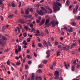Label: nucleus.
Here are the masks:
<instances>
[{"label":"nucleus","instance_id":"nucleus-1","mask_svg":"<svg viewBox=\"0 0 80 80\" xmlns=\"http://www.w3.org/2000/svg\"><path fill=\"white\" fill-rule=\"evenodd\" d=\"M53 10L54 13H56L57 12V10L59 11L60 10V8L58 6H57L56 4H55V5L53 7Z\"/></svg>","mask_w":80,"mask_h":80},{"label":"nucleus","instance_id":"nucleus-2","mask_svg":"<svg viewBox=\"0 0 80 80\" xmlns=\"http://www.w3.org/2000/svg\"><path fill=\"white\" fill-rule=\"evenodd\" d=\"M51 24H52V27H55L56 26V25L58 24V21H56L55 22V21L54 20L51 22Z\"/></svg>","mask_w":80,"mask_h":80},{"label":"nucleus","instance_id":"nucleus-3","mask_svg":"<svg viewBox=\"0 0 80 80\" xmlns=\"http://www.w3.org/2000/svg\"><path fill=\"white\" fill-rule=\"evenodd\" d=\"M54 75L55 77L54 78V79L56 80V79H58L59 78V75H60V73L58 71H56L55 72Z\"/></svg>","mask_w":80,"mask_h":80},{"label":"nucleus","instance_id":"nucleus-4","mask_svg":"<svg viewBox=\"0 0 80 80\" xmlns=\"http://www.w3.org/2000/svg\"><path fill=\"white\" fill-rule=\"evenodd\" d=\"M49 22H50V18H49L46 20V21L45 22V25L46 26H45V28H47V27H49L50 24H49Z\"/></svg>","mask_w":80,"mask_h":80},{"label":"nucleus","instance_id":"nucleus-5","mask_svg":"<svg viewBox=\"0 0 80 80\" xmlns=\"http://www.w3.org/2000/svg\"><path fill=\"white\" fill-rule=\"evenodd\" d=\"M37 12L39 15H43L45 14V13L44 12H43V11L42 10H40V11L39 10L37 11Z\"/></svg>","mask_w":80,"mask_h":80},{"label":"nucleus","instance_id":"nucleus-6","mask_svg":"<svg viewBox=\"0 0 80 80\" xmlns=\"http://www.w3.org/2000/svg\"><path fill=\"white\" fill-rule=\"evenodd\" d=\"M35 33V36H38L40 35V31L39 30H37L34 32L33 33Z\"/></svg>","mask_w":80,"mask_h":80},{"label":"nucleus","instance_id":"nucleus-7","mask_svg":"<svg viewBox=\"0 0 80 80\" xmlns=\"http://www.w3.org/2000/svg\"><path fill=\"white\" fill-rule=\"evenodd\" d=\"M42 43L45 47H48V43L46 42V41L43 40Z\"/></svg>","mask_w":80,"mask_h":80},{"label":"nucleus","instance_id":"nucleus-8","mask_svg":"<svg viewBox=\"0 0 80 80\" xmlns=\"http://www.w3.org/2000/svg\"><path fill=\"white\" fill-rule=\"evenodd\" d=\"M64 65L65 66L66 68V69H68V68L70 67V65H69V63H68L67 65L66 62H64Z\"/></svg>","mask_w":80,"mask_h":80},{"label":"nucleus","instance_id":"nucleus-9","mask_svg":"<svg viewBox=\"0 0 80 80\" xmlns=\"http://www.w3.org/2000/svg\"><path fill=\"white\" fill-rule=\"evenodd\" d=\"M45 19L42 20L39 23V25H40V26H41L43 25V24H44V23H45Z\"/></svg>","mask_w":80,"mask_h":80},{"label":"nucleus","instance_id":"nucleus-10","mask_svg":"<svg viewBox=\"0 0 80 80\" xmlns=\"http://www.w3.org/2000/svg\"><path fill=\"white\" fill-rule=\"evenodd\" d=\"M18 22L19 23H25V21H24V19H20L18 20Z\"/></svg>","mask_w":80,"mask_h":80},{"label":"nucleus","instance_id":"nucleus-11","mask_svg":"<svg viewBox=\"0 0 80 80\" xmlns=\"http://www.w3.org/2000/svg\"><path fill=\"white\" fill-rule=\"evenodd\" d=\"M5 42L3 40H1L0 41V44L1 45H4V44H5Z\"/></svg>","mask_w":80,"mask_h":80},{"label":"nucleus","instance_id":"nucleus-12","mask_svg":"<svg viewBox=\"0 0 80 80\" xmlns=\"http://www.w3.org/2000/svg\"><path fill=\"white\" fill-rule=\"evenodd\" d=\"M24 17L26 18H31L32 17V15H29L28 16L25 15Z\"/></svg>","mask_w":80,"mask_h":80},{"label":"nucleus","instance_id":"nucleus-13","mask_svg":"<svg viewBox=\"0 0 80 80\" xmlns=\"http://www.w3.org/2000/svg\"><path fill=\"white\" fill-rule=\"evenodd\" d=\"M36 80H41L42 79V78L40 76L38 77L36 76Z\"/></svg>","mask_w":80,"mask_h":80},{"label":"nucleus","instance_id":"nucleus-14","mask_svg":"<svg viewBox=\"0 0 80 80\" xmlns=\"http://www.w3.org/2000/svg\"><path fill=\"white\" fill-rule=\"evenodd\" d=\"M29 13V8H28L25 11V14L26 15H28Z\"/></svg>","mask_w":80,"mask_h":80},{"label":"nucleus","instance_id":"nucleus-15","mask_svg":"<svg viewBox=\"0 0 80 80\" xmlns=\"http://www.w3.org/2000/svg\"><path fill=\"white\" fill-rule=\"evenodd\" d=\"M35 79V73H32V74L31 80H34Z\"/></svg>","mask_w":80,"mask_h":80},{"label":"nucleus","instance_id":"nucleus-16","mask_svg":"<svg viewBox=\"0 0 80 80\" xmlns=\"http://www.w3.org/2000/svg\"><path fill=\"white\" fill-rule=\"evenodd\" d=\"M73 13L74 14H76L77 12H78V11L75 8H74L73 11Z\"/></svg>","mask_w":80,"mask_h":80},{"label":"nucleus","instance_id":"nucleus-17","mask_svg":"<svg viewBox=\"0 0 80 80\" xmlns=\"http://www.w3.org/2000/svg\"><path fill=\"white\" fill-rule=\"evenodd\" d=\"M65 5L66 6L68 7L69 5H70V2H69V0H67L66 3Z\"/></svg>","mask_w":80,"mask_h":80},{"label":"nucleus","instance_id":"nucleus-18","mask_svg":"<svg viewBox=\"0 0 80 80\" xmlns=\"http://www.w3.org/2000/svg\"><path fill=\"white\" fill-rule=\"evenodd\" d=\"M56 4L57 5H58V6H59V7H60L62 6V4L58 2H56Z\"/></svg>","mask_w":80,"mask_h":80},{"label":"nucleus","instance_id":"nucleus-19","mask_svg":"<svg viewBox=\"0 0 80 80\" xmlns=\"http://www.w3.org/2000/svg\"><path fill=\"white\" fill-rule=\"evenodd\" d=\"M18 52H21L22 51V47L20 45L18 46Z\"/></svg>","mask_w":80,"mask_h":80},{"label":"nucleus","instance_id":"nucleus-20","mask_svg":"<svg viewBox=\"0 0 80 80\" xmlns=\"http://www.w3.org/2000/svg\"><path fill=\"white\" fill-rule=\"evenodd\" d=\"M48 46H49L50 47H52V44H51V42H50L49 41H48Z\"/></svg>","mask_w":80,"mask_h":80},{"label":"nucleus","instance_id":"nucleus-21","mask_svg":"<svg viewBox=\"0 0 80 80\" xmlns=\"http://www.w3.org/2000/svg\"><path fill=\"white\" fill-rule=\"evenodd\" d=\"M18 49H16L15 50V54L16 55H18Z\"/></svg>","mask_w":80,"mask_h":80},{"label":"nucleus","instance_id":"nucleus-22","mask_svg":"<svg viewBox=\"0 0 80 80\" xmlns=\"http://www.w3.org/2000/svg\"><path fill=\"white\" fill-rule=\"evenodd\" d=\"M23 38H24V37H22L19 40V41L20 42H22V41L23 40Z\"/></svg>","mask_w":80,"mask_h":80},{"label":"nucleus","instance_id":"nucleus-23","mask_svg":"<svg viewBox=\"0 0 80 80\" xmlns=\"http://www.w3.org/2000/svg\"><path fill=\"white\" fill-rule=\"evenodd\" d=\"M69 32H73V29L72 28H70V29L68 30Z\"/></svg>","mask_w":80,"mask_h":80},{"label":"nucleus","instance_id":"nucleus-24","mask_svg":"<svg viewBox=\"0 0 80 80\" xmlns=\"http://www.w3.org/2000/svg\"><path fill=\"white\" fill-rule=\"evenodd\" d=\"M47 62V60H44L42 62V63H44V64H46Z\"/></svg>","mask_w":80,"mask_h":80},{"label":"nucleus","instance_id":"nucleus-25","mask_svg":"<svg viewBox=\"0 0 80 80\" xmlns=\"http://www.w3.org/2000/svg\"><path fill=\"white\" fill-rule=\"evenodd\" d=\"M71 24L72 26H75L76 25V23L74 22H72Z\"/></svg>","mask_w":80,"mask_h":80},{"label":"nucleus","instance_id":"nucleus-26","mask_svg":"<svg viewBox=\"0 0 80 80\" xmlns=\"http://www.w3.org/2000/svg\"><path fill=\"white\" fill-rule=\"evenodd\" d=\"M1 68H4L5 70H6V68H5V66H4V65H2L1 66Z\"/></svg>","mask_w":80,"mask_h":80},{"label":"nucleus","instance_id":"nucleus-27","mask_svg":"<svg viewBox=\"0 0 80 80\" xmlns=\"http://www.w3.org/2000/svg\"><path fill=\"white\" fill-rule=\"evenodd\" d=\"M24 28L27 31L28 30V29L29 28V27L28 26H26Z\"/></svg>","mask_w":80,"mask_h":80},{"label":"nucleus","instance_id":"nucleus-28","mask_svg":"<svg viewBox=\"0 0 80 80\" xmlns=\"http://www.w3.org/2000/svg\"><path fill=\"white\" fill-rule=\"evenodd\" d=\"M47 55H50V51L49 50H48L46 52Z\"/></svg>","mask_w":80,"mask_h":80},{"label":"nucleus","instance_id":"nucleus-29","mask_svg":"<svg viewBox=\"0 0 80 80\" xmlns=\"http://www.w3.org/2000/svg\"><path fill=\"white\" fill-rule=\"evenodd\" d=\"M2 38L4 40H7V38L3 36L2 37Z\"/></svg>","mask_w":80,"mask_h":80},{"label":"nucleus","instance_id":"nucleus-30","mask_svg":"<svg viewBox=\"0 0 80 80\" xmlns=\"http://www.w3.org/2000/svg\"><path fill=\"white\" fill-rule=\"evenodd\" d=\"M74 70H75V66L73 65L72 67V71L73 72V71H74Z\"/></svg>","mask_w":80,"mask_h":80},{"label":"nucleus","instance_id":"nucleus-31","mask_svg":"<svg viewBox=\"0 0 80 80\" xmlns=\"http://www.w3.org/2000/svg\"><path fill=\"white\" fill-rule=\"evenodd\" d=\"M55 66H53V65H51V66L50 67V68L51 69V70H53V67H54Z\"/></svg>","mask_w":80,"mask_h":80},{"label":"nucleus","instance_id":"nucleus-32","mask_svg":"<svg viewBox=\"0 0 80 80\" xmlns=\"http://www.w3.org/2000/svg\"><path fill=\"white\" fill-rule=\"evenodd\" d=\"M31 41V38H29L27 39V41L28 42H30Z\"/></svg>","mask_w":80,"mask_h":80},{"label":"nucleus","instance_id":"nucleus-33","mask_svg":"<svg viewBox=\"0 0 80 80\" xmlns=\"http://www.w3.org/2000/svg\"><path fill=\"white\" fill-rule=\"evenodd\" d=\"M45 32H46L47 34H48L49 33V32H48V30L47 29H45Z\"/></svg>","mask_w":80,"mask_h":80},{"label":"nucleus","instance_id":"nucleus-34","mask_svg":"<svg viewBox=\"0 0 80 80\" xmlns=\"http://www.w3.org/2000/svg\"><path fill=\"white\" fill-rule=\"evenodd\" d=\"M12 7H15V6H16L15 4V3H12Z\"/></svg>","mask_w":80,"mask_h":80},{"label":"nucleus","instance_id":"nucleus-35","mask_svg":"<svg viewBox=\"0 0 80 80\" xmlns=\"http://www.w3.org/2000/svg\"><path fill=\"white\" fill-rule=\"evenodd\" d=\"M38 45L39 47H41L42 45V44L40 43H39L38 44Z\"/></svg>","mask_w":80,"mask_h":80},{"label":"nucleus","instance_id":"nucleus-36","mask_svg":"<svg viewBox=\"0 0 80 80\" xmlns=\"http://www.w3.org/2000/svg\"><path fill=\"white\" fill-rule=\"evenodd\" d=\"M23 36L24 37H26L27 36V33L26 32L24 33H23Z\"/></svg>","mask_w":80,"mask_h":80},{"label":"nucleus","instance_id":"nucleus-37","mask_svg":"<svg viewBox=\"0 0 80 80\" xmlns=\"http://www.w3.org/2000/svg\"><path fill=\"white\" fill-rule=\"evenodd\" d=\"M38 73H42V71L41 69H39L37 71Z\"/></svg>","mask_w":80,"mask_h":80},{"label":"nucleus","instance_id":"nucleus-38","mask_svg":"<svg viewBox=\"0 0 80 80\" xmlns=\"http://www.w3.org/2000/svg\"><path fill=\"white\" fill-rule=\"evenodd\" d=\"M30 27H31V28H33V24L31 23L30 25Z\"/></svg>","mask_w":80,"mask_h":80},{"label":"nucleus","instance_id":"nucleus-39","mask_svg":"<svg viewBox=\"0 0 80 80\" xmlns=\"http://www.w3.org/2000/svg\"><path fill=\"white\" fill-rule=\"evenodd\" d=\"M13 16H14V15L13 14L10 15L8 16V18H11L12 17H13Z\"/></svg>","mask_w":80,"mask_h":80},{"label":"nucleus","instance_id":"nucleus-40","mask_svg":"<svg viewBox=\"0 0 80 80\" xmlns=\"http://www.w3.org/2000/svg\"><path fill=\"white\" fill-rule=\"evenodd\" d=\"M38 67L39 68H42V67H43V65L41 64L40 65H39Z\"/></svg>","mask_w":80,"mask_h":80},{"label":"nucleus","instance_id":"nucleus-41","mask_svg":"<svg viewBox=\"0 0 80 80\" xmlns=\"http://www.w3.org/2000/svg\"><path fill=\"white\" fill-rule=\"evenodd\" d=\"M49 11L50 12V13H53L52 9H51V8L49 9Z\"/></svg>","mask_w":80,"mask_h":80},{"label":"nucleus","instance_id":"nucleus-42","mask_svg":"<svg viewBox=\"0 0 80 80\" xmlns=\"http://www.w3.org/2000/svg\"><path fill=\"white\" fill-rule=\"evenodd\" d=\"M0 5H2V6L3 5V3L2 2V0H0Z\"/></svg>","mask_w":80,"mask_h":80},{"label":"nucleus","instance_id":"nucleus-43","mask_svg":"<svg viewBox=\"0 0 80 80\" xmlns=\"http://www.w3.org/2000/svg\"><path fill=\"white\" fill-rule=\"evenodd\" d=\"M60 53H61V52H58L57 53V56H59V55H60Z\"/></svg>","mask_w":80,"mask_h":80},{"label":"nucleus","instance_id":"nucleus-44","mask_svg":"<svg viewBox=\"0 0 80 80\" xmlns=\"http://www.w3.org/2000/svg\"><path fill=\"white\" fill-rule=\"evenodd\" d=\"M7 64L8 65H10V61L8 60L7 62Z\"/></svg>","mask_w":80,"mask_h":80},{"label":"nucleus","instance_id":"nucleus-45","mask_svg":"<svg viewBox=\"0 0 80 80\" xmlns=\"http://www.w3.org/2000/svg\"><path fill=\"white\" fill-rule=\"evenodd\" d=\"M76 62H77V60H75L74 61L73 64H74L75 65H77Z\"/></svg>","mask_w":80,"mask_h":80},{"label":"nucleus","instance_id":"nucleus-46","mask_svg":"<svg viewBox=\"0 0 80 80\" xmlns=\"http://www.w3.org/2000/svg\"><path fill=\"white\" fill-rule=\"evenodd\" d=\"M76 18L77 19V20H80V16H79L78 17L76 16Z\"/></svg>","mask_w":80,"mask_h":80},{"label":"nucleus","instance_id":"nucleus-47","mask_svg":"<svg viewBox=\"0 0 80 80\" xmlns=\"http://www.w3.org/2000/svg\"><path fill=\"white\" fill-rule=\"evenodd\" d=\"M28 68V65H25V68H26V69H27V68Z\"/></svg>","mask_w":80,"mask_h":80},{"label":"nucleus","instance_id":"nucleus-48","mask_svg":"<svg viewBox=\"0 0 80 80\" xmlns=\"http://www.w3.org/2000/svg\"><path fill=\"white\" fill-rule=\"evenodd\" d=\"M55 67V65H56V61H54L53 62V64H52Z\"/></svg>","mask_w":80,"mask_h":80},{"label":"nucleus","instance_id":"nucleus-49","mask_svg":"<svg viewBox=\"0 0 80 80\" xmlns=\"http://www.w3.org/2000/svg\"><path fill=\"white\" fill-rule=\"evenodd\" d=\"M2 28L3 30H5L6 29V26H4L2 27Z\"/></svg>","mask_w":80,"mask_h":80},{"label":"nucleus","instance_id":"nucleus-50","mask_svg":"<svg viewBox=\"0 0 80 80\" xmlns=\"http://www.w3.org/2000/svg\"><path fill=\"white\" fill-rule=\"evenodd\" d=\"M40 22V20L38 19H37V23H39Z\"/></svg>","mask_w":80,"mask_h":80},{"label":"nucleus","instance_id":"nucleus-51","mask_svg":"<svg viewBox=\"0 0 80 80\" xmlns=\"http://www.w3.org/2000/svg\"><path fill=\"white\" fill-rule=\"evenodd\" d=\"M79 7V6H78V5L76 6V9L78 10V8Z\"/></svg>","mask_w":80,"mask_h":80},{"label":"nucleus","instance_id":"nucleus-52","mask_svg":"<svg viewBox=\"0 0 80 80\" xmlns=\"http://www.w3.org/2000/svg\"><path fill=\"white\" fill-rule=\"evenodd\" d=\"M32 47L33 48H35V45L34 44V42L32 43Z\"/></svg>","mask_w":80,"mask_h":80},{"label":"nucleus","instance_id":"nucleus-53","mask_svg":"<svg viewBox=\"0 0 80 80\" xmlns=\"http://www.w3.org/2000/svg\"><path fill=\"white\" fill-rule=\"evenodd\" d=\"M1 18L2 21H3V17L2 16H1Z\"/></svg>","mask_w":80,"mask_h":80},{"label":"nucleus","instance_id":"nucleus-54","mask_svg":"<svg viewBox=\"0 0 80 80\" xmlns=\"http://www.w3.org/2000/svg\"><path fill=\"white\" fill-rule=\"evenodd\" d=\"M55 43L56 45H58V42H55Z\"/></svg>","mask_w":80,"mask_h":80},{"label":"nucleus","instance_id":"nucleus-55","mask_svg":"<svg viewBox=\"0 0 80 80\" xmlns=\"http://www.w3.org/2000/svg\"><path fill=\"white\" fill-rule=\"evenodd\" d=\"M62 47V46L60 45L58 46V48H61Z\"/></svg>","mask_w":80,"mask_h":80},{"label":"nucleus","instance_id":"nucleus-56","mask_svg":"<svg viewBox=\"0 0 80 80\" xmlns=\"http://www.w3.org/2000/svg\"><path fill=\"white\" fill-rule=\"evenodd\" d=\"M28 64H29V65H31V64H32V61H29L28 62Z\"/></svg>","mask_w":80,"mask_h":80},{"label":"nucleus","instance_id":"nucleus-57","mask_svg":"<svg viewBox=\"0 0 80 80\" xmlns=\"http://www.w3.org/2000/svg\"><path fill=\"white\" fill-rule=\"evenodd\" d=\"M23 48H27V46L24 45V46H23Z\"/></svg>","mask_w":80,"mask_h":80},{"label":"nucleus","instance_id":"nucleus-58","mask_svg":"<svg viewBox=\"0 0 80 80\" xmlns=\"http://www.w3.org/2000/svg\"><path fill=\"white\" fill-rule=\"evenodd\" d=\"M21 12V13L22 14H24V11H23V10H22Z\"/></svg>","mask_w":80,"mask_h":80},{"label":"nucleus","instance_id":"nucleus-59","mask_svg":"<svg viewBox=\"0 0 80 80\" xmlns=\"http://www.w3.org/2000/svg\"><path fill=\"white\" fill-rule=\"evenodd\" d=\"M20 65V63L18 62L16 63V65Z\"/></svg>","mask_w":80,"mask_h":80},{"label":"nucleus","instance_id":"nucleus-60","mask_svg":"<svg viewBox=\"0 0 80 80\" xmlns=\"http://www.w3.org/2000/svg\"><path fill=\"white\" fill-rule=\"evenodd\" d=\"M30 12H33V8H30Z\"/></svg>","mask_w":80,"mask_h":80},{"label":"nucleus","instance_id":"nucleus-61","mask_svg":"<svg viewBox=\"0 0 80 80\" xmlns=\"http://www.w3.org/2000/svg\"><path fill=\"white\" fill-rule=\"evenodd\" d=\"M9 50L8 49H7L5 50V52H8V51Z\"/></svg>","mask_w":80,"mask_h":80},{"label":"nucleus","instance_id":"nucleus-62","mask_svg":"<svg viewBox=\"0 0 80 80\" xmlns=\"http://www.w3.org/2000/svg\"><path fill=\"white\" fill-rule=\"evenodd\" d=\"M26 43V41L25 40L24 41L22 42L23 45H24Z\"/></svg>","mask_w":80,"mask_h":80},{"label":"nucleus","instance_id":"nucleus-63","mask_svg":"<svg viewBox=\"0 0 80 80\" xmlns=\"http://www.w3.org/2000/svg\"><path fill=\"white\" fill-rule=\"evenodd\" d=\"M41 8L42 9V10H45V8H43V7H41Z\"/></svg>","mask_w":80,"mask_h":80},{"label":"nucleus","instance_id":"nucleus-64","mask_svg":"<svg viewBox=\"0 0 80 80\" xmlns=\"http://www.w3.org/2000/svg\"><path fill=\"white\" fill-rule=\"evenodd\" d=\"M28 36H29L30 37H32L33 35H29V34H28Z\"/></svg>","mask_w":80,"mask_h":80}]
</instances>
